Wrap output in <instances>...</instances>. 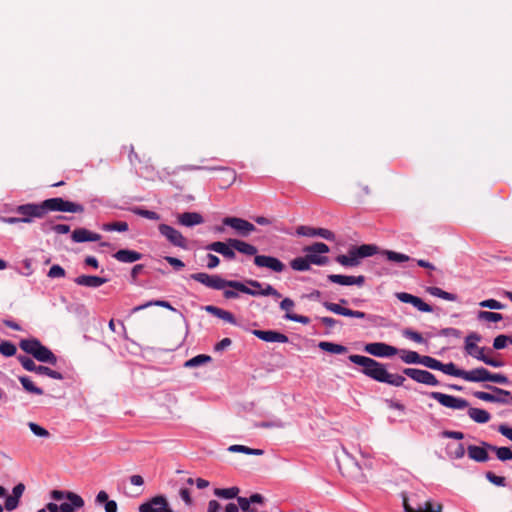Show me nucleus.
Instances as JSON below:
<instances>
[{
    "label": "nucleus",
    "mask_w": 512,
    "mask_h": 512,
    "mask_svg": "<svg viewBox=\"0 0 512 512\" xmlns=\"http://www.w3.org/2000/svg\"><path fill=\"white\" fill-rule=\"evenodd\" d=\"M151 306H159V307H163V308H167V309H170V310H175L171 304L167 301H164V300H154V301H148L142 305H138V306H135L133 309H132V313H136L138 311H141V310H144L148 307H151Z\"/></svg>",
    "instance_id": "nucleus-45"
},
{
    "label": "nucleus",
    "mask_w": 512,
    "mask_h": 512,
    "mask_svg": "<svg viewBox=\"0 0 512 512\" xmlns=\"http://www.w3.org/2000/svg\"><path fill=\"white\" fill-rule=\"evenodd\" d=\"M247 283L250 285V287H248L251 291H254V292H263L265 291L268 287L270 288H274L272 285L270 284H262L261 282L257 281V280H248Z\"/></svg>",
    "instance_id": "nucleus-56"
},
{
    "label": "nucleus",
    "mask_w": 512,
    "mask_h": 512,
    "mask_svg": "<svg viewBox=\"0 0 512 512\" xmlns=\"http://www.w3.org/2000/svg\"><path fill=\"white\" fill-rule=\"evenodd\" d=\"M139 512H174L167 501V499L158 495L150 499L149 501L142 503L139 506Z\"/></svg>",
    "instance_id": "nucleus-15"
},
{
    "label": "nucleus",
    "mask_w": 512,
    "mask_h": 512,
    "mask_svg": "<svg viewBox=\"0 0 512 512\" xmlns=\"http://www.w3.org/2000/svg\"><path fill=\"white\" fill-rule=\"evenodd\" d=\"M133 213L138 216L150 219V220H159L160 219V215L158 213L151 211V210H146L143 208H134Z\"/></svg>",
    "instance_id": "nucleus-53"
},
{
    "label": "nucleus",
    "mask_w": 512,
    "mask_h": 512,
    "mask_svg": "<svg viewBox=\"0 0 512 512\" xmlns=\"http://www.w3.org/2000/svg\"><path fill=\"white\" fill-rule=\"evenodd\" d=\"M403 507L405 512H442V505L430 500L423 504H418L417 507H413L409 501L404 498Z\"/></svg>",
    "instance_id": "nucleus-22"
},
{
    "label": "nucleus",
    "mask_w": 512,
    "mask_h": 512,
    "mask_svg": "<svg viewBox=\"0 0 512 512\" xmlns=\"http://www.w3.org/2000/svg\"><path fill=\"white\" fill-rule=\"evenodd\" d=\"M463 380L467 382L480 383V382H494L497 384H507L508 378L500 373H491L483 367H477L472 370H464Z\"/></svg>",
    "instance_id": "nucleus-7"
},
{
    "label": "nucleus",
    "mask_w": 512,
    "mask_h": 512,
    "mask_svg": "<svg viewBox=\"0 0 512 512\" xmlns=\"http://www.w3.org/2000/svg\"><path fill=\"white\" fill-rule=\"evenodd\" d=\"M474 396L476 398H478V399H480L482 401H486V402H497V403H502V404H508L509 403L508 399H500L496 395L490 394L488 392L477 391V392L474 393Z\"/></svg>",
    "instance_id": "nucleus-47"
},
{
    "label": "nucleus",
    "mask_w": 512,
    "mask_h": 512,
    "mask_svg": "<svg viewBox=\"0 0 512 512\" xmlns=\"http://www.w3.org/2000/svg\"><path fill=\"white\" fill-rule=\"evenodd\" d=\"M65 276V270L60 265H53L48 271V277L50 278H62Z\"/></svg>",
    "instance_id": "nucleus-59"
},
{
    "label": "nucleus",
    "mask_w": 512,
    "mask_h": 512,
    "mask_svg": "<svg viewBox=\"0 0 512 512\" xmlns=\"http://www.w3.org/2000/svg\"><path fill=\"white\" fill-rule=\"evenodd\" d=\"M295 307V303L290 298H284L280 302V308L284 311H286V314L284 315V318L290 321L298 322L304 325H307L310 323V319L307 316L303 315H297L294 313H291L292 309Z\"/></svg>",
    "instance_id": "nucleus-21"
},
{
    "label": "nucleus",
    "mask_w": 512,
    "mask_h": 512,
    "mask_svg": "<svg viewBox=\"0 0 512 512\" xmlns=\"http://www.w3.org/2000/svg\"><path fill=\"white\" fill-rule=\"evenodd\" d=\"M477 317L488 322H499L503 319L502 314L490 311H479Z\"/></svg>",
    "instance_id": "nucleus-49"
},
{
    "label": "nucleus",
    "mask_w": 512,
    "mask_h": 512,
    "mask_svg": "<svg viewBox=\"0 0 512 512\" xmlns=\"http://www.w3.org/2000/svg\"><path fill=\"white\" fill-rule=\"evenodd\" d=\"M398 354L401 360L406 364H420L421 356L415 351L398 349Z\"/></svg>",
    "instance_id": "nucleus-37"
},
{
    "label": "nucleus",
    "mask_w": 512,
    "mask_h": 512,
    "mask_svg": "<svg viewBox=\"0 0 512 512\" xmlns=\"http://www.w3.org/2000/svg\"><path fill=\"white\" fill-rule=\"evenodd\" d=\"M446 453L451 459H461L465 455V448L462 443L448 444L446 447Z\"/></svg>",
    "instance_id": "nucleus-38"
},
{
    "label": "nucleus",
    "mask_w": 512,
    "mask_h": 512,
    "mask_svg": "<svg viewBox=\"0 0 512 512\" xmlns=\"http://www.w3.org/2000/svg\"><path fill=\"white\" fill-rule=\"evenodd\" d=\"M487 450H489L484 444L483 446L469 445L468 456L470 459L476 462H486L489 459Z\"/></svg>",
    "instance_id": "nucleus-32"
},
{
    "label": "nucleus",
    "mask_w": 512,
    "mask_h": 512,
    "mask_svg": "<svg viewBox=\"0 0 512 512\" xmlns=\"http://www.w3.org/2000/svg\"><path fill=\"white\" fill-rule=\"evenodd\" d=\"M19 502H20V500H18L17 498H15V497H14V496H12V495H9V496L6 498V500H5V505H4V507H5V509H6L7 511H13V510H15V509L18 507Z\"/></svg>",
    "instance_id": "nucleus-62"
},
{
    "label": "nucleus",
    "mask_w": 512,
    "mask_h": 512,
    "mask_svg": "<svg viewBox=\"0 0 512 512\" xmlns=\"http://www.w3.org/2000/svg\"><path fill=\"white\" fill-rule=\"evenodd\" d=\"M377 252V247L371 244H363L353 247L346 255H338L336 262L344 267H356L361 263V259L373 256Z\"/></svg>",
    "instance_id": "nucleus-4"
},
{
    "label": "nucleus",
    "mask_w": 512,
    "mask_h": 512,
    "mask_svg": "<svg viewBox=\"0 0 512 512\" xmlns=\"http://www.w3.org/2000/svg\"><path fill=\"white\" fill-rule=\"evenodd\" d=\"M50 496L55 501L67 500L60 505L50 502L47 504L49 512H75L84 506L83 498L71 491L53 490Z\"/></svg>",
    "instance_id": "nucleus-2"
},
{
    "label": "nucleus",
    "mask_w": 512,
    "mask_h": 512,
    "mask_svg": "<svg viewBox=\"0 0 512 512\" xmlns=\"http://www.w3.org/2000/svg\"><path fill=\"white\" fill-rule=\"evenodd\" d=\"M17 359L27 371L35 372L39 375H46L57 380L63 379V375L60 372L52 370L46 366L36 365L35 362L27 356L19 355Z\"/></svg>",
    "instance_id": "nucleus-10"
},
{
    "label": "nucleus",
    "mask_w": 512,
    "mask_h": 512,
    "mask_svg": "<svg viewBox=\"0 0 512 512\" xmlns=\"http://www.w3.org/2000/svg\"><path fill=\"white\" fill-rule=\"evenodd\" d=\"M102 230L110 232V231H118V232H126L128 230V224L124 221L105 223L101 227Z\"/></svg>",
    "instance_id": "nucleus-48"
},
{
    "label": "nucleus",
    "mask_w": 512,
    "mask_h": 512,
    "mask_svg": "<svg viewBox=\"0 0 512 512\" xmlns=\"http://www.w3.org/2000/svg\"><path fill=\"white\" fill-rule=\"evenodd\" d=\"M240 489L236 486L229 488H216L214 489V494L223 499H233L238 496Z\"/></svg>",
    "instance_id": "nucleus-39"
},
{
    "label": "nucleus",
    "mask_w": 512,
    "mask_h": 512,
    "mask_svg": "<svg viewBox=\"0 0 512 512\" xmlns=\"http://www.w3.org/2000/svg\"><path fill=\"white\" fill-rule=\"evenodd\" d=\"M480 341H481V336L478 333L472 332V333L468 334L465 338V345H464L465 352L469 356H471L479 361H482L486 365H489L492 367H502L504 365V363L502 361L494 360L485 355V353H484L485 348L479 347L477 345V343Z\"/></svg>",
    "instance_id": "nucleus-5"
},
{
    "label": "nucleus",
    "mask_w": 512,
    "mask_h": 512,
    "mask_svg": "<svg viewBox=\"0 0 512 512\" xmlns=\"http://www.w3.org/2000/svg\"><path fill=\"white\" fill-rule=\"evenodd\" d=\"M113 257L122 263H133L142 258V254L134 251V250H128V249H121L118 250Z\"/></svg>",
    "instance_id": "nucleus-31"
},
{
    "label": "nucleus",
    "mask_w": 512,
    "mask_h": 512,
    "mask_svg": "<svg viewBox=\"0 0 512 512\" xmlns=\"http://www.w3.org/2000/svg\"><path fill=\"white\" fill-rule=\"evenodd\" d=\"M101 239V235L91 232L85 228H79L73 231L72 233V240L76 243H82V242H96Z\"/></svg>",
    "instance_id": "nucleus-29"
},
{
    "label": "nucleus",
    "mask_w": 512,
    "mask_h": 512,
    "mask_svg": "<svg viewBox=\"0 0 512 512\" xmlns=\"http://www.w3.org/2000/svg\"><path fill=\"white\" fill-rule=\"evenodd\" d=\"M441 363L439 360L430 356H421L420 364L433 370H440Z\"/></svg>",
    "instance_id": "nucleus-51"
},
{
    "label": "nucleus",
    "mask_w": 512,
    "mask_h": 512,
    "mask_svg": "<svg viewBox=\"0 0 512 512\" xmlns=\"http://www.w3.org/2000/svg\"><path fill=\"white\" fill-rule=\"evenodd\" d=\"M479 305L483 308H489V309H494V310H501V309H504V305L495 300V299H487V300H483L479 303Z\"/></svg>",
    "instance_id": "nucleus-55"
},
{
    "label": "nucleus",
    "mask_w": 512,
    "mask_h": 512,
    "mask_svg": "<svg viewBox=\"0 0 512 512\" xmlns=\"http://www.w3.org/2000/svg\"><path fill=\"white\" fill-rule=\"evenodd\" d=\"M296 234L306 237H321L325 240L334 241L335 234L326 228H314L310 226L301 225L296 229Z\"/></svg>",
    "instance_id": "nucleus-18"
},
{
    "label": "nucleus",
    "mask_w": 512,
    "mask_h": 512,
    "mask_svg": "<svg viewBox=\"0 0 512 512\" xmlns=\"http://www.w3.org/2000/svg\"><path fill=\"white\" fill-rule=\"evenodd\" d=\"M303 251L311 264L322 266L328 263V257L325 255L329 253L330 249L325 243L315 242L304 247Z\"/></svg>",
    "instance_id": "nucleus-9"
},
{
    "label": "nucleus",
    "mask_w": 512,
    "mask_h": 512,
    "mask_svg": "<svg viewBox=\"0 0 512 512\" xmlns=\"http://www.w3.org/2000/svg\"><path fill=\"white\" fill-rule=\"evenodd\" d=\"M439 371H442L443 373H445L447 375L458 377L461 379H463V376H464V370L457 368L456 365L452 362H449L446 364L441 363V367H440Z\"/></svg>",
    "instance_id": "nucleus-43"
},
{
    "label": "nucleus",
    "mask_w": 512,
    "mask_h": 512,
    "mask_svg": "<svg viewBox=\"0 0 512 512\" xmlns=\"http://www.w3.org/2000/svg\"><path fill=\"white\" fill-rule=\"evenodd\" d=\"M318 347L321 350L332 354H345L348 351L346 346L327 341L319 342Z\"/></svg>",
    "instance_id": "nucleus-36"
},
{
    "label": "nucleus",
    "mask_w": 512,
    "mask_h": 512,
    "mask_svg": "<svg viewBox=\"0 0 512 512\" xmlns=\"http://www.w3.org/2000/svg\"><path fill=\"white\" fill-rule=\"evenodd\" d=\"M178 223L185 227L200 225L204 222V218L198 212H185L177 217Z\"/></svg>",
    "instance_id": "nucleus-27"
},
{
    "label": "nucleus",
    "mask_w": 512,
    "mask_h": 512,
    "mask_svg": "<svg viewBox=\"0 0 512 512\" xmlns=\"http://www.w3.org/2000/svg\"><path fill=\"white\" fill-rule=\"evenodd\" d=\"M430 397L439 402L442 406L451 409L462 410L467 408L469 405L468 401L463 398H458L441 392H431Z\"/></svg>",
    "instance_id": "nucleus-11"
},
{
    "label": "nucleus",
    "mask_w": 512,
    "mask_h": 512,
    "mask_svg": "<svg viewBox=\"0 0 512 512\" xmlns=\"http://www.w3.org/2000/svg\"><path fill=\"white\" fill-rule=\"evenodd\" d=\"M16 211L22 215L21 220L24 223L31 222L33 218H41L44 216L41 204L20 205L17 207Z\"/></svg>",
    "instance_id": "nucleus-19"
},
{
    "label": "nucleus",
    "mask_w": 512,
    "mask_h": 512,
    "mask_svg": "<svg viewBox=\"0 0 512 512\" xmlns=\"http://www.w3.org/2000/svg\"><path fill=\"white\" fill-rule=\"evenodd\" d=\"M43 207V213L47 211H62L71 213L83 212L84 208L82 205L64 200L62 198H51L41 203Z\"/></svg>",
    "instance_id": "nucleus-8"
},
{
    "label": "nucleus",
    "mask_w": 512,
    "mask_h": 512,
    "mask_svg": "<svg viewBox=\"0 0 512 512\" xmlns=\"http://www.w3.org/2000/svg\"><path fill=\"white\" fill-rule=\"evenodd\" d=\"M483 444L490 450L495 452L496 457L500 461L512 460V450L508 447H498L492 444L483 442Z\"/></svg>",
    "instance_id": "nucleus-35"
},
{
    "label": "nucleus",
    "mask_w": 512,
    "mask_h": 512,
    "mask_svg": "<svg viewBox=\"0 0 512 512\" xmlns=\"http://www.w3.org/2000/svg\"><path fill=\"white\" fill-rule=\"evenodd\" d=\"M254 264L258 268H266L274 273H282L286 268L280 259L268 255H256Z\"/></svg>",
    "instance_id": "nucleus-14"
},
{
    "label": "nucleus",
    "mask_w": 512,
    "mask_h": 512,
    "mask_svg": "<svg viewBox=\"0 0 512 512\" xmlns=\"http://www.w3.org/2000/svg\"><path fill=\"white\" fill-rule=\"evenodd\" d=\"M228 243L229 245L234 248L235 250H237L239 253H242L244 255H247V256H256L258 255L257 254V248L252 245V244H249L245 241H242V240H239V239H228Z\"/></svg>",
    "instance_id": "nucleus-28"
},
{
    "label": "nucleus",
    "mask_w": 512,
    "mask_h": 512,
    "mask_svg": "<svg viewBox=\"0 0 512 512\" xmlns=\"http://www.w3.org/2000/svg\"><path fill=\"white\" fill-rule=\"evenodd\" d=\"M20 348L27 354H31L36 360L55 365L57 357L46 346L42 345L37 339H23L20 342Z\"/></svg>",
    "instance_id": "nucleus-6"
},
{
    "label": "nucleus",
    "mask_w": 512,
    "mask_h": 512,
    "mask_svg": "<svg viewBox=\"0 0 512 512\" xmlns=\"http://www.w3.org/2000/svg\"><path fill=\"white\" fill-rule=\"evenodd\" d=\"M349 360L362 367V373L366 376L378 381L384 382L387 370L384 364L377 362L376 360L362 356V355H350Z\"/></svg>",
    "instance_id": "nucleus-3"
},
{
    "label": "nucleus",
    "mask_w": 512,
    "mask_h": 512,
    "mask_svg": "<svg viewBox=\"0 0 512 512\" xmlns=\"http://www.w3.org/2000/svg\"><path fill=\"white\" fill-rule=\"evenodd\" d=\"M486 478L488 479L489 482L496 486H505V478L502 476H497L492 472H487Z\"/></svg>",
    "instance_id": "nucleus-60"
},
{
    "label": "nucleus",
    "mask_w": 512,
    "mask_h": 512,
    "mask_svg": "<svg viewBox=\"0 0 512 512\" xmlns=\"http://www.w3.org/2000/svg\"><path fill=\"white\" fill-rule=\"evenodd\" d=\"M28 426L31 430V432L35 435V436H38V437H43V438H47L50 436V433L47 429L39 426L38 424L34 423V422H30L28 423Z\"/></svg>",
    "instance_id": "nucleus-54"
},
{
    "label": "nucleus",
    "mask_w": 512,
    "mask_h": 512,
    "mask_svg": "<svg viewBox=\"0 0 512 512\" xmlns=\"http://www.w3.org/2000/svg\"><path fill=\"white\" fill-rule=\"evenodd\" d=\"M18 379L25 391L32 393V394H36V395L43 394V390L41 388L37 387L29 377L19 376Z\"/></svg>",
    "instance_id": "nucleus-42"
},
{
    "label": "nucleus",
    "mask_w": 512,
    "mask_h": 512,
    "mask_svg": "<svg viewBox=\"0 0 512 512\" xmlns=\"http://www.w3.org/2000/svg\"><path fill=\"white\" fill-rule=\"evenodd\" d=\"M290 266L295 271H308L311 268V263L306 257H296L290 262Z\"/></svg>",
    "instance_id": "nucleus-41"
},
{
    "label": "nucleus",
    "mask_w": 512,
    "mask_h": 512,
    "mask_svg": "<svg viewBox=\"0 0 512 512\" xmlns=\"http://www.w3.org/2000/svg\"><path fill=\"white\" fill-rule=\"evenodd\" d=\"M108 281V279L94 276V275H79L74 279V282L83 287H89V288H98L105 284Z\"/></svg>",
    "instance_id": "nucleus-26"
},
{
    "label": "nucleus",
    "mask_w": 512,
    "mask_h": 512,
    "mask_svg": "<svg viewBox=\"0 0 512 512\" xmlns=\"http://www.w3.org/2000/svg\"><path fill=\"white\" fill-rule=\"evenodd\" d=\"M382 254L390 262L404 263L410 260V257L408 255L391 250H385L382 252Z\"/></svg>",
    "instance_id": "nucleus-46"
},
{
    "label": "nucleus",
    "mask_w": 512,
    "mask_h": 512,
    "mask_svg": "<svg viewBox=\"0 0 512 512\" xmlns=\"http://www.w3.org/2000/svg\"><path fill=\"white\" fill-rule=\"evenodd\" d=\"M403 336L409 340H412L414 342H417V343H424L425 340L424 338L422 337V335L416 331H413V330H410V329H405L403 331Z\"/></svg>",
    "instance_id": "nucleus-57"
},
{
    "label": "nucleus",
    "mask_w": 512,
    "mask_h": 512,
    "mask_svg": "<svg viewBox=\"0 0 512 512\" xmlns=\"http://www.w3.org/2000/svg\"><path fill=\"white\" fill-rule=\"evenodd\" d=\"M328 280L332 283L343 285V286H351L357 285L362 286L365 282L364 276H347L340 274H330L328 275Z\"/></svg>",
    "instance_id": "nucleus-25"
},
{
    "label": "nucleus",
    "mask_w": 512,
    "mask_h": 512,
    "mask_svg": "<svg viewBox=\"0 0 512 512\" xmlns=\"http://www.w3.org/2000/svg\"><path fill=\"white\" fill-rule=\"evenodd\" d=\"M403 373L418 383L425 384L428 386L439 385V382L436 379L435 375L427 370L417 368H405L403 370Z\"/></svg>",
    "instance_id": "nucleus-13"
},
{
    "label": "nucleus",
    "mask_w": 512,
    "mask_h": 512,
    "mask_svg": "<svg viewBox=\"0 0 512 512\" xmlns=\"http://www.w3.org/2000/svg\"><path fill=\"white\" fill-rule=\"evenodd\" d=\"M468 416L476 423L484 424L490 421L491 415L488 411L480 408L470 407Z\"/></svg>",
    "instance_id": "nucleus-34"
},
{
    "label": "nucleus",
    "mask_w": 512,
    "mask_h": 512,
    "mask_svg": "<svg viewBox=\"0 0 512 512\" xmlns=\"http://www.w3.org/2000/svg\"><path fill=\"white\" fill-rule=\"evenodd\" d=\"M323 306L330 312H333L338 315L346 316V317H354L363 319L366 317V313L362 311H354L348 308L342 307L340 304L332 303V302H324Z\"/></svg>",
    "instance_id": "nucleus-24"
},
{
    "label": "nucleus",
    "mask_w": 512,
    "mask_h": 512,
    "mask_svg": "<svg viewBox=\"0 0 512 512\" xmlns=\"http://www.w3.org/2000/svg\"><path fill=\"white\" fill-rule=\"evenodd\" d=\"M205 310L208 313H210V314H212V315H214V316H216V317H218V318H220V319H222V320H224V321H226V322H228L230 324L236 325V323H237L234 315L231 312H229V311H226L224 309L218 308V307L213 306V305L206 306Z\"/></svg>",
    "instance_id": "nucleus-33"
},
{
    "label": "nucleus",
    "mask_w": 512,
    "mask_h": 512,
    "mask_svg": "<svg viewBox=\"0 0 512 512\" xmlns=\"http://www.w3.org/2000/svg\"><path fill=\"white\" fill-rule=\"evenodd\" d=\"M179 495L187 506H191L193 504V501H192V498L190 495V490L188 488H181L179 491Z\"/></svg>",
    "instance_id": "nucleus-63"
},
{
    "label": "nucleus",
    "mask_w": 512,
    "mask_h": 512,
    "mask_svg": "<svg viewBox=\"0 0 512 512\" xmlns=\"http://www.w3.org/2000/svg\"><path fill=\"white\" fill-rule=\"evenodd\" d=\"M158 229L160 234L164 236L172 245L180 248H186L187 240L180 231L167 224H160Z\"/></svg>",
    "instance_id": "nucleus-16"
},
{
    "label": "nucleus",
    "mask_w": 512,
    "mask_h": 512,
    "mask_svg": "<svg viewBox=\"0 0 512 512\" xmlns=\"http://www.w3.org/2000/svg\"><path fill=\"white\" fill-rule=\"evenodd\" d=\"M364 351L375 357L389 358L398 354V349L383 342H372L364 346Z\"/></svg>",
    "instance_id": "nucleus-12"
},
{
    "label": "nucleus",
    "mask_w": 512,
    "mask_h": 512,
    "mask_svg": "<svg viewBox=\"0 0 512 512\" xmlns=\"http://www.w3.org/2000/svg\"><path fill=\"white\" fill-rule=\"evenodd\" d=\"M405 382V377L399 374H391L387 371L383 383H387L396 387H400Z\"/></svg>",
    "instance_id": "nucleus-50"
},
{
    "label": "nucleus",
    "mask_w": 512,
    "mask_h": 512,
    "mask_svg": "<svg viewBox=\"0 0 512 512\" xmlns=\"http://www.w3.org/2000/svg\"><path fill=\"white\" fill-rule=\"evenodd\" d=\"M190 277H191V279L203 284L204 286H206L208 288L215 289V290H223L226 287H231L239 292H242V293H245V294H248L251 296H272L276 299H279L281 297V294L275 288L268 287L263 292H254V291H251L248 288V286H246L245 284H243L239 281L225 280L218 275H209L207 273L200 272V273H194Z\"/></svg>",
    "instance_id": "nucleus-1"
},
{
    "label": "nucleus",
    "mask_w": 512,
    "mask_h": 512,
    "mask_svg": "<svg viewBox=\"0 0 512 512\" xmlns=\"http://www.w3.org/2000/svg\"><path fill=\"white\" fill-rule=\"evenodd\" d=\"M228 451L232 452V453H244V454H248V455H257V456L264 454V451L262 449H254V448H250V447H247L244 445H237V444L229 446Z\"/></svg>",
    "instance_id": "nucleus-40"
},
{
    "label": "nucleus",
    "mask_w": 512,
    "mask_h": 512,
    "mask_svg": "<svg viewBox=\"0 0 512 512\" xmlns=\"http://www.w3.org/2000/svg\"><path fill=\"white\" fill-rule=\"evenodd\" d=\"M237 501L242 512H255V509L251 508V503L246 497H237Z\"/></svg>",
    "instance_id": "nucleus-61"
},
{
    "label": "nucleus",
    "mask_w": 512,
    "mask_h": 512,
    "mask_svg": "<svg viewBox=\"0 0 512 512\" xmlns=\"http://www.w3.org/2000/svg\"><path fill=\"white\" fill-rule=\"evenodd\" d=\"M252 334L265 342L287 343L289 341L285 334L274 330H253Z\"/></svg>",
    "instance_id": "nucleus-23"
},
{
    "label": "nucleus",
    "mask_w": 512,
    "mask_h": 512,
    "mask_svg": "<svg viewBox=\"0 0 512 512\" xmlns=\"http://www.w3.org/2000/svg\"><path fill=\"white\" fill-rule=\"evenodd\" d=\"M207 250H210V251H214L216 253H219L221 255H223L225 258L227 259H234L235 258V252H234V248H232L228 241L225 243V242H221V241H216V242H213L211 244H209L207 247H206Z\"/></svg>",
    "instance_id": "nucleus-30"
},
{
    "label": "nucleus",
    "mask_w": 512,
    "mask_h": 512,
    "mask_svg": "<svg viewBox=\"0 0 512 512\" xmlns=\"http://www.w3.org/2000/svg\"><path fill=\"white\" fill-rule=\"evenodd\" d=\"M16 351V346L11 342L4 341L0 344V353L3 356L11 357L16 354Z\"/></svg>",
    "instance_id": "nucleus-52"
},
{
    "label": "nucleus",
    "mask_w": 512,
    "mask_h": 512,
    "mask_svg": "<svg viewBox=\"0 0 512 512\" xmlns=\"http://www.w3.org/2000/svg\"><path fill=\"white\" fill-rule=\"evenodd\" d=\"M395 297L402 303L413 305L421 312L429 313L433 311V308L429 304L425 303L420 297L414 296L407 292H397L395 293Z\"/></svg>",
    "instance_id": "nucleus-20"
},
{
    "label": "nucleus",
    "mask_w": 512,
    "mask_h": 512,
    "mask_svg": "<svg viewBox=\"0 0 512 512\" xmlns=\"http://www.w3.org/2000/svg\"><path fill=\"white\" fill-rule=\"evenodd\" d=\"M508 342H510V336L498 335L493 341V347L500 350L505 348Z\"/></svg>",
    "instance_id": "nucleus-58"
},
{
    "label": "nucleus",
    "mask_w": 512,
    "mask_h": 512,
    "mask_svg": "<svg viewBox=\"0 0 512 512\" xmlns=\"http://www.w3.org/2000/svg\"><path fill=\"white\" fill-rule=\"evenodd\" d=\"M498 431L503 435L505 436L506 438H508L510 441H512V428L507 426V425H500L498 427Z\"/></svg>",
    "instance_id": "nucleus-64"
},
{
    "label": "nucleus",
    "mask_w": 512,
    "mask_h": 512,
    "mask_svg": "<svg viewBox=\"0 0 512 512\" xmlns=\"http://www.w3.org/2000/svg\"><path fill=\"white\" fill-rule=\"evenodd\" d=\"M223 224L234 229L241 236H248L256 230L249 221L238 217H225Z\"/></svg>",
    "instance_id": "nucleus-17"
},
{
    "label": "nucleus",
    "mask_w": 512,
    "mask_h": 512,
    "mask_svg": "<svg viewBox=\"0 0 512 512\" xmlns=\"http://www.w3.org/2000/svg\"><path fill=\"white\" fill-rule=\"evenodd\" d=\"M212 361V358L209 355L200 354L197 355L184 363L186 368H195L204 364H207Z\"/></svg>",
    "instance_id": "nucleus-44"
}]
</instances>
